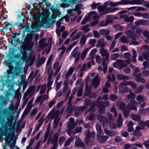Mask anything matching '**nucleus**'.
<instances>
[{
  "instance_id": "1",
  "label": "nucleus",
  "mask_w": 149,
  "mask_h": 149,
  "mask_svg": "<svg viewBox=\"0 0 149 149\" xmlns=\"http://www.w3.org/2000/svg\"><path fill=\"white\" fill-rule=\"evenodd\" d=\"M97 118L100 123L102 124V126L104 128V132L106 134L110 136H114L116 135V133L114 131H109L106 129L107 127L108 126L109 121L106 117L99 114L97 115Z\"/></svg>"
},
{
  "instance_id": "2",
  "label": "nucleus",
  "mask_w": 149,
  "mask_h": 149,
  "mask_svg": "<svg viewBox=\"0 0 149 149\" xmlns=\"http://www.w3.org/2000/svg\"><path fill=\"white\" fill-rule=\"evenodd\" d=\"M127 85L130 86L132 89H135L136 87V85L133 82L131 81H123L120 84L119 92L122 93H125L130 90L129 88L126 86Z\"/></svg>"
},
{
  "instance_id": "3",
  "label": "nucleus",
  "mask_w": 149,
  "mask_h": 149,
  "mask_svg": "<svg viewBox=\"0 0 149 149\" xmlns=\"http://www.w3.org/2000/svg\"><path fill=\"white\" fill-rule=\"evenodd\" d=\"M118 104L120 109L123 111L127 109L135 111L136 109V106H137L138 103L136 100H132L128 103L127 107L125 103L122 102H119Z\"/></svg>"
},
{
  "instance_id": "4",
  "label": "nucleus",
  "mask_w": 149,
  "mask_h": 149,
  "mask_svg": "<svg viewBox=\"0 0 149 149\" xmlns=\"http://www.w3.org/2000/svg\"><path fill=\"white\" fill-rule=\"evenodd\" d=\"M113 66L119 69H120L126 67L127 65L125 63L123 60L119 59L113 63Z\"/></svg>"
},
{
  "instance_id": "5",
  "label": "nucleus",
  "mask_w": 149,
  "mask_h": 149,
  "mask_svg": "<svg viewBox=\"0 0 149 149\" xmlns=\"http://www.w3.org/2000/svg\"><path fill=\"white\" fill-rule=\"evenodd\" d=\"M136 100L138 102L139 104L140 105V107H144L146 105V103L145 102V98L142 95H138L136 98Z\"/></svg>"
},
{
  "instance_id": "6",
  "label": "nucleus",
  "mask_w": 149,
  "mask_h": 149,
  "mask_svg": "<svg viewBox=\"0 0 149 149\" xmlns=\"http://www.w3.org/2000/svg\"><path fill=\"white\" fill-rule=\"evenodd\" d=\"M102 98L101 97H99L97 101V103L100 107H102L104 108L106 107H108L109 104V102L108 101L105 102L101 101Z\"/></svg>"
},
{
  "instance_id": "7",
  "label": "nucleus",
  "mask_w": 149,
  "mask_h": 149,
  "mask_svg": "<svg viewBox=\"0 0 149 149\" xmlns=\"http://www.w3.org/2000/svg\"><path fill=\"white\" fill-rule=\"evenodd\" d=\"M58 136V133H56L54 135L52 141V143L53 144V146L51 147L50 149H56L57 148Z\"/></svg>"
},
{
  "instance_id": "8",
  "label": "nucleus",
  "mask_w": 149,
  "mask_h": 149,
  "mask_svg": "<svg viewBox=\"0 0 149 149\" xmlns=\"http://www.w3.org/2000/svg\"><path fill=\"white\" fill-rule=\"evenodd\" d=\"M100 52L101 56L102 57L105 56L106 61L107 62L108 61L109 54L108 52L107 49L102 47L100 49Z\"/></svg>"
},
{
  "instance_id": "9",
  "label": "nucleus",
  "mask_w": 149,
  "mask_h": 149,
  "mask_svg": "<svg viewBox=\"0 0 149 149\" xmlns=\"http://www.w3.org/2000/svg\"><path fill=\"white\" fill-rule=\"evenodd\" d=\"M126 35L129 36L130 38L132 40H136L137 39L138 37L135 34L133 33L130 30H127L125 32Z\"/></svg>"
},
{
  "instance_id": "10",
  "label": "nucleus",
  "mask_w": 149,
  "mask_h": 149,
  "mask_svg": "<svg viewBox=\"0 0 149 149\" xmlns=\"http://www.w3.org/2000/svg\"><path fill=\"white\" fill-rule=\"evenodd\" d=\"M143 2V0H130L127 1L126 3L131 5H140L142 4Z\"/></svg>"
},
{
  "instance_id": "11",
  "label": "nucleus",
  "mask_w": 149,
  "mask_h": 149,
  "mask_svg": "<svg viewBox=\"0 0 149 149\" xmlns=\"http://www.w3.org/2000/svg\"><path fill=\"white\" fill-rule=\"evenodd\" d=\"M59 112L58 110H56L54 112L53 114L52 117L53 118H55L54 121V124H55V126L56 127L58 124L59 120L56 119L59 116Z\"/></svg>"
},
{
  "instance_id": "12",
  "label": "nucleus",
  "mask_w": 149,
  "mask_h": 149,
  "mask_svg": "<svg viewBox=\"0 0 149 149\" xmlns=\"http://www.w3.org/2000/svg\"><path fill=\"white\" fill-rule=\"evenodd\" d=\"M76 125V124L74 122V120L72 118H70L69 119V121L67 124L68 128L71 130L73 129Z\"/></svg>"
},
{
  "instance_id": "13",
  "label": "nucleus",
  "mask_w": 149,
  "mask_h": 149,
  "mask_svg": "<svg viewBox=\"0 0 149 149\" xmlns=\"http://www.w3.org/2000/svg\"><path fill=\"white\" fill-rule=\"evenodd\" d=\"M100 81V78L97 76H95L92 81V86L95 88H97L99 84Z\"/></svg>"
},
{
  "instance_id": "14",
  "label": "nucleus",
  "mask_w": 149,
  "mask_h": 149,
  "mask_svg": "<svg viewBox=\"0 0 149 149\" xmlns=\"http://www.w3.org/2000/svg\"><path fill=\"white\" fill-rule=\"evenodd\" d=\"M90 132V131L89 130H88L86 134V142H87L88 141L90 137L92 138H95V134L94 132H92L91 134H89Z\"/></svg>"
},
{
  "instance_id": "15",
  "label": "nucleus",
  "mask_w": 149,
  "mask_h": 149,
  "mask_svg": "<svg viewBox=\"0 0 149 149\" xmlns=\"http://www.w3.org/2000/svg\"><path fill=\"white\" fill-rule=\"evenodd\" d=\"M97 139L98 141L100 143H103L109 138L108 136L104 135L102 136L99 135H97Z\"/></svg>"
},
{
  "instance_id": "16",
  "label": "nucleus",
  "mask_w": 149,
  "mask_h": 149,
  "mask_svg": "<svg viewBox=\"0 0 149 149\" xmlns=\"http://www.w3.org/2000/svg\"><path fill=\"white\" fill-rule=\"evenodd\" d=\"M120 17L122 19H124L125 22H131L133 20L134 17L132 16L128 17L126 15H120Z\"/></svg>"
},
{
  "instance_id": "17",
  "label": "nucleus",
  "mask_w": 149,
  "mask_h": 149,
  "mask_svg": "<svg viewBox=\"0 0 149 149\" xmlns=\"http://www.w3.org/2000/svg\"><path fill=\"white\" fill-rule=\"evenodd\" d=\"M46 84H44L43 85H40L37 87L36 89V92H37L40 89V94H43L45 92L46 88Z\"/></svg>"
},
{
  "instance_id": "18",
  "label": "nucleus",
  "mask_w": 149,
  "mask_h": 149,
  "mask_svg": "<svg viewBox=\"0 0 149 149\" xmlns=\"http://www.w3.org/2000/svg\"><path fill=\"white\" fill-rule=\"evenodd\" d=\"M121 4V2H114L112 1H109L105 2L104 3V5H106V6L109 5L110 6L114 7L118 6Z\"/></svg>"
},
{
  "instance_id": "19",
  "label": "nucleus",
  "mask_w": 149,
  "mask_h": 149,
  "mask_svg": "<svg viewBox=\"0 0 149 149\" xmlns=\"http://www.w3.org/2000/svg\"><path fill=\"white\" fill-rule=\"evenodd\" d=\"M84 143L81 142L79 138L76 139L75 141V145L77 147H82L84 146Z\"/></svg>"
},
{
  "instance_id": "20",
  "label": "nucleus",
  "mask_w": 149,
  "mask_h": 149,
  "mask_svg": "<svg viewBox=\"0 0 149 149\" xmlns=\"http://www.w3.org/2000/svg\"><path fill=\"white\" fill-rule=\"evenodd\" d=\"M123 120L122 119V116L121 114H119L117 121V127H120L122 125Z\"/></svg>"
},
{
  "instance_id": "21",
  "label": "nucleus",
  "mask_w": 149,
  "mask_h": 149,
  "mask_svg": "<svg viewBox=\"0 0 149 149\" xmlns=\"http://www.w3.org/2000/svg\"><path fill=\"white\" fill-rule=\"evenodd\" d=\"M98 18L99 17L96 14L92 17V19L95 20L91 23V26H94L98 23Z\"/></svg>"
},
{
  "instance_id": "22",
  "label": "nucleus",
  "mask_w": 149,
  "mask_h": 149,
  "mask_svg": "<svg viewBox=\"0 0 149 149\" xmlns=\"http://www.w3.org/2000/svg\"><path fill=\"white\" fill-rule=\"evenodd\" d=\"M120 40V41L123 43H126L129 42L130 40L126 36H123L121 37Z\"/></svg>"
},
{
  "instance_id": "23",
  "label": "nucleus",
  "mask_w": 149,
  "mask_h": 149,
  "mask_svg": "<svg viewBox=\"0 0 149 149\" xmlns=\"http://www.w3.org/2000/svg\"><path fill=\"white\" fill-rule=\"evenodd\" d=\"M141 129L140 127L139 126L136 127L135 131L133 132V134L134 136H140L141 135V133L139 131V130Z\"/></svg>"
},
{
  "instance_id": "24",
  "label": "nucleus",
  "mask_w": 149,
  "mask_h": 149,
  "mask_svg": "<svg viewBox=\"0 0 149 149\" xmlns=\"http://www.w3.org/2000/svg\"><path fill=\"white\" fill-rule=\"evenodd\" d=\"M85 90L84 95L87 96L89 95L91 92V86H88L87 84L85 86Z\"/></svg>"
},
{
  "instance_id": "25",
  "label": "nucleus",
  "mask_w": 149,
  "mask_h": 149,
  "mask_svg": "<svg viewBox=\"0 0 149 149\" xmlns=\"http://www.w3.org/2000/svg\"><path fill=\"white\" fill-rule=\"evenodd\" d=\"M106 42H104V40L103 38H101L99 39L97 42V47H103L105 45Z\"/></svg>"
},
{
  "instance_id": "26",
  "label": "nucleus",
  "mask_w": 149,
  "mask_h": 149,
  "mask_svg": "<svg viewBox=\"0 0 149 149\" xmlns=\"http://www.w3.org/2000/svg\"><path fill=\"white\" fill-rule=\"evenodd\" d=\"M129 92L130 94L126 96V98H127L129 99H134L135 98V96L132 92V91L131 89L130 90Z\"/></svg>"
},
{
  "instance_id": "27",
  "label": "nucleus",
  "mask_w": 149,
  "mask_h": 149,
  "mask_svg": "<svg viewBox=\"0 0 149 149\" xmlns=\"http://www.w3.org/2000/svg\"><path fill=\"white\" fill-rule=\"evenodd\" d=\"M90 49V48H86L85 49L83 52L81 54V57L82 60L84 59L86 57V56L87 54V53L88 51Z\"/></svg>"
},
{
  "instance_id": "28",
  "label": "nucleus",
  "mask_w": 149,
  "mask_h": 149,
  "mask_svg": "<svg viewBox=\"0 0 149 149\" xmlns=\"http://www.w3.org/2000/svg\"><path fill=\"white\" fill-rule=\"evenodd\" d=\"M117 79L120 80H128L129 79V77L127 76L119 74L117 75Z\"/></svg>"
},
{
  "instance_id": "29",
  "label": "nucleus",
  "mask_w": 149,
  "mask_h": 149,
  "mask_svg": "<svg viewBox=\"0 0 149 149\" xmlns=\"http://www.w3.org/2000/svg\"><path fill=\"white\" fill-rule=\"evenodd\" d=\"M131 118L135 121H138L140 120L141 118L139 116L137 115L133 114L130 115Z\"/></svg>"
},
{
  "instance_id": "30",
  "label": "nucleus",
  "mask_w": 149,
  "mask_h": 149,
  "mask_svg": "<svg viewBox=\"0 0 149 149\" xmlns=\"http://www.w3.org/2000/svg\"><path fill=\"white\" fill-rule=\"evenodd\" d=\"M74 70V68L72 67H71L69 68L65 76V78L66 79L68 78L72 74Z\"/></svg>"
},
{
  "instance_id": "31",
  "label": "nucleus",
  "mask_w": 149,
  "mask_h": 149,
  "mask_svg": "<svg viewBox=\"0 0 149 149\" xmlns=\"http://www.w3.org/2000/svg\"><path fill=\"white\" fill-rule=\"evenodd\" d=\"M136 78L135 79V80L138 82L141 83H144L145 82V79L141 76H137L136 77Z\"/></svg>"
},
{
  "instance_id": "32",
  "label": "nucleus",
  "mask_w": 149,
  "mask_h": 149,
  "mask_svg": "<svg viewBox=\"0 0 149 149\" xmlns=\"http://www.w3.org/2000/svg\"><path fill=\"white\" fill-rule=\"evenodd\" d=\"M45 61V58L44 57H42L38 61L36 64V66L37 67H38L41 65Z\"/></svg>"
},
{
  "instance_id": "33",
  "label": "nucleus",
  "mask_w": 149,
  "mask_h": 149,
  "mask_svg": "<svg viewBox=\"0 0 149 149\" xmlns=\"http://www.w3.org/2000/svg\"><path fill=\"white\" fill-rule=\"evenodd\" d=\"M107 79L110 81H113L115 80L116 77L112 74H109L107 76Z\"/></svg>"
},
{
  "instance_id": "34",
  "label": "nucleus",
  "mask_w": 149,
  "mask_h": 149,
  "mask_svg": "<svg viewBox=\"0 0 149 149\" xmlns=\"http://www.w3.org/2000/svg\"><path fill=\"white\" fill-rule=\"evenodd\" d=\"M95 117V115L93 112L90 113L89 116L86 118L87 119L90 120H93Z\"/></svg>"
},
{
  "instance_id": "35",
  "label": "nucleus",
  "mask_w": 149,
  "mask_h": 149,
  "mask_svg": "<svg viewBox=\"0 0 149 149\" xmlns=\"http://www.w3.org/2000/svg\"><path fill=\"white\" fill-rule=\"evenodd\" d=\"M113 21L112 20H110L109 21H103L100 23V25L101 26H106L109 23H111Z\"/></svg>"
},
{
  "instance_id": "36",
  "label": "nucleus",
  "mask_w": 149,
  "mask_h": 149,
  "mask_svg": "<svg viewBox=\"0 0 149 149\" xmlns=\"http://www.w3.org/2000/svg\"><path fill=\"white\" fill-rule=\"evenodd\" d=\"M89 25H84L82 27L81 30L84 31V33H86L90 30V29L89 28Z\"/></svg>"
},
{
  "instance_id": "37",
  "label": "nucleus",
  "mask_w": 149,
  "mask_h": 149,
  "mask_svg": "<svg viewBox=\"0 0 149 149\" xmlns=\"http://www.w3.org/2000/svg\"><path fill=\"white\" fill-rule=\"evenodd\" d=\"M35 91V89L33 87L30 88L28 90L26 93H25V95L26 96L27 95L31 94L33 93Z\"/></svg>"
},
{
  "instance_id": "38",
  "label": "nucleus",
  "mask_w": 149,
  "mask_h": 149,
  "mask_svg": "<svg viewBox=\"0 0 149 149\" xmlns=\"http://www.w3.org/2000/svg\"><path fill=\"white\" fill-rule=\"evenodd\" d=\"M99 32L101 35L105 36L107 35L109 33V32L108 30L105 29L100 30Z\"/></svg>"
},
{
  "instance_id": "39",
  "label": "nucleus",
  "mask_w": 149,
  "mask_h": 149,
  "mask_svg": "<svg viewBox=\"0 0 149 149\" xmlns=\"http://www.w3.org/2000/svg\"><path fill=\"white\" fill-rule=\"evenodd\" d=\"M140 72V69H139L138 68H135L134 73L133 74V75L135 76V77H137V76H141V74L139 72Z\"/></svg>"
},
{
  "instance_id": "40",
  "label": "nucleus",
  "mask_w": 149,
  "mask_h": 149,
  "mask_svg": "<svg viewBox=\"0 0 149 149\" xmlns=\"http://www.w3.org/2000/svg\"><path fill=\"white\" fill-rule=\"evenodd\" d=\"M96 129L98 133L100 134L103 133V131L102 130L101 126L98 124L96 125Z\"/></svg>"
},
{
  "instance_id": "41",
  "label": "nucleus",
  "mask_w": 149,
  "mask_h": 149,
  "mask_svg": "<svg viewBox=\"0 0 149 149\" xmlns=\"http://www.w3.org/2000/svg\"><path fill=\"white\" fill-rule=\"evenodd\" d=\"M86 40V37L85 35H83L81 37V40L80 42L81 45H84L85 44Z\"/></svg>"
},
{
  "instance_id": "42",
  "label": "nucleus",
  "mask_w": 149,
  "mask_h": 149,
  "mask_svg": "<svg viewBox=\"0 0 149 149\" xmlns=\"http://www.w3.org/2000/svg\"><path fill=\"white\" fill-rule=\"evenodd\" d=\"M148 111L149 109L147 108L141 109L139 110V113L140 114H143L146 113Z\"/></svg>"
},
{
  "instance_id": "43",
  "label": "nucleus",
  "mask_w": 149,
  "mask_h": 149,
  "mask_svg": "<svg viewBox=\"0 0 149 149\" xmlns=\"http://www.w3.org/2000/svg\"><path fill=\"white\" fill-rule=\"evenodd\" d=\"M42 95H40L39 96L36 100V103H38L40 101H41L40 103V105H41V104L44 102V100L42 99Z\"/></svg>"
},
{
  "instance_id": "44",
  "label": "nucleus",
  "mask_w": 149,
  "mask_h": 149,
  "mask_svg": "<svg viewBox=\"0 0 149 149\" xmlns=\"http://www.w3.org/2000/svg\"><path fill=\"white\" fill-rule=\"evenodd\" d=\"M118 53H115L112 54L111 56V58L113 60H114L118 58Z\"/></svg>"
},
{
  "instance_id": "45",
  "label": "nucleus",
  "mask_w": 149,
  "mask_h": 149,
  "mask_svg": "<svg viewBox=\"0 0 149 149\" xmlns=\"http://www.w3.org/2000/svg\"><path fill=\"white\" fill-rule=\"evenodd\" d=\"M78 49V48H76L74 49V50L72 52L71 54V56L72 57L74 58L77 55H78V53H79L77 52V51Z\"/></svg>"
},
{
  "instance_id": "46",
  "label": "nucleus",
  "mask_w": 149,
  "mask_h": 149,
  "mask_svg": "<svg viewBox=\"0 0 149 149\" xmlns=\"http://www.w3.org/2000/svg\"><path fill=\"white\" fill-rule=\"evenodd\" d=\"M99 3H93L91 5V6L92 9L95 10L97 8H98L99 5Z\"/></svg>"
},
{
  "instance_id": "47",
  "label": "nucleus",
  "mask_w": 149,
  "mask_h": 149,
  "mask_svg": "<svg viewBox=\"0 0 149 149\" xmlns=\"http://www.w3.org/2000/svg\"><path fill=\"white\" fill-rule=\"evenodd\" d=\"M66 50V48L64 46H61L60 48L58 49V50H61L60 55L63 54L65 52Z\"/></svg>"
},
{
  "instance_id": "48",
  "label": "nucleus",
  "mask_w": 149,
  "mask_h": 149,
  "mask_svg": "<svg viewBox=\"0 0 149 149\" xmlns=\"http://www.w3.org/2000/svg\"><path fill=\"white\" fill-rule=\"evenodd\" d=\"M114 27L118 31H121L123 29V27L119 25H115Z\"/></svg>"
},
{
  "instance_id": "49",
  "label": "nucleus",
  "mask_w": 149,
  "mask_h": 149,
  "mask_svg": "<svg viewBox=\"0 0 149 149\" xmlns=\"http://www.w3.org/2000/svg\"><path fill=\"white\" fill-rule=\"evenodd\" d=\"M68 88V84L66 82H65L64 83V87L63 88V93H65L66 92Z\"/></svg>"
},
{
  "instance_id": "50",
  "label": "nucleus",
  "mask_w": 149,
  "mask_h": 149,
  "mask_svg": "<svg viewBox=\"0 0 149 149\" xmlns=\"http://www.w3.org/2000/svg\"><path fill=\"white\" fill-rule=\"evenodd\" d=\"M72 140V138H70L68 139L65 143L64 144V146H69V145L70 143Z\"/></svg>"
},
{
  "instance_id": "51",
  "label": "nucleus",
  "mask_w": 149,
  "mask_h": 149,
  "mask_svg": "<svg viewBox=\"0 0 149 149\" xmlns=\"http://www.w3.org/2000/svg\"><path fill=\"white\" fill-rule=\"evenodd\" d=\"M130 109H126L125 110H123L124 115L125 117H127L129 115V110Z\"/></svg>"
},
{
  "instance_id": "52",
  "label": "nucleus",
  "mask_w": 149,
  "mask_h": 149,
  "mask_svg": "<svg viewBox=\"0 0 149 149\" xmlns=\"http://www.w3.org/2000/svg\"><path fill=\"white\" fill-rule=\"evenodd\" d=\"M96 41V40L95 39H91L89 41V44L91 45L92 47H94Z\"/></svg>"
},
{
  "instance_id": "53",
  "label": "nucleus",
  "mask_w": 149,
  "mask_h": 149,
  "mask_svg": "<svg viewBox=\"0 0 149 149\" xmlns=\"http://www.w3.org/2000/svg\"><path fill=\"white\" fill-rule=\"evenodd\" d=\"M109 98L112 101H114L117 98V96L113 94H111L109 96Z\"/></svg>"
},
{
  "instance_id": "54",
  "label": "nucleus",
  "mask_w": 149,
  "mask_h": 149,
  "mask_svg": "<svg viewBox=\"0 0 149 149\" xmlns=\"http://www.w3.org/2000/svg\"><path fill=\"white\" fill-rule=\"evenodd\" d=\"M120 49L122 52H124L128 50L127 47L125 45H121L120 46Z\"/></svg>"
},
{
  "instance_id": "55",
  "label": "nucleus",
  "mask_w": 149,
  "mask_h": 149,
  "mask_svg": "<svg viewBox=\"0 0 149 149\" xmlns=\"http://www.w3.org/2000/svg\"><path fill=\"white\" fill-rule=\"evenodd\" d=\"M95 59L97 63H101V58L100 56L98 55H96L95 57Z\"/></svg>"
},
{
  "instance_id": "56",
  "label": "nucleus",
  "mask_w": 149,
  "mask_h": 149,
  "mask_svg": "<svg viewBox=\"0 0 149 149\" xmlns=\"http://www.w3.org/2000/svg\"><path fill=\"white\" fill-rule=\"evenodd\" d=\"M105 6V7H104L102 6H100L99 5L98 8V11L99 12L104 11L106 7V6Z\"/></svg>"
},
{
  "instance_id": "57",
  "label": "nucleus",
  "mask_w": 149,
  "mask_h": 149,
  "mask_svg": "<svg viewBox=\"0 0 149 149\" xmlns=\"http://www.w3.org/2000/svg\"><path fill=\"white\" fill-rule=\"evenodd\" d=\"M143 34L149 40V32L146 31H143Z\"/></svg>"
},
{
  "instance_id": "58",
  "label": "nucleus",
  "mask_w": 149,
  "mask_h": 149,
  "mask_svg": "<svg viewBox=\"0 0 149 149\" xmlns=\"http://www.w3.org/2000/svg\"><path fill=\"white\" fill-rule=\"evenodd\" d=\"M143 86H141L138 88L135 91V93H139L141 92L143 90Z\"/></svg>"
},
{
  "instance_id": "59",
  "label": "nucleus",
  "mask_w": 149,
  "mask_h": 149,
  "mask_svg": "<svg viewBox=\"0 0 149 149\" xmlns=\"http://www.w3.org/2000/svg\"><path fill=\"white\" fill-rule=\"evenodd\" d=\"M65 140V138L63 136L60 137L59 140V143L60 145H61Z\"/></svg>"
},
{
  "instance_id": "60",
  "label": "nucleus",
  "mask_w": 149,
  "mask_h": 149,
  "mask_svg": "<svg viewBox=\"0 0 149 149\" xmlns=\"http://www.w3.org/2000/svg\"><path fill=\"white\" fill-rule=\"evenodd\" d=\"M143 76L147 77L149 76V71L144 70L142 72Z\"/></svg>"
},
{
  "instance_id": "61",
  "label": "nucleus",
  "mask_w": 149,
  "mask_h": 149,
  "mask_svg": "<svg viewBox=\"0 0 149 149\" xmlns=\"http://www.w3.org/2000/svg\"><path fill=\"white\" fill-rule=\"evenodd\" d=\"M83 93V89L82 88L80 87L77 92V95L79 97L81 96Z\"/></svg>"
},
{
  "instance_id": "62",
  "label": "nucleus",
  "mask_w": 149,
  "mask_h": 149,
  "mask_svg": "<svg viewBox=\"0 0 149 149\" xmlns=\"http://www.w3.org/2000/svg\"><path fill=\"white\" fill-rule=\"evenodd\" d=\"M96 14V13L94 11H92L89 13L88 16L87 17H88V18H90L92 16H94Z\"/></svg>"
},
{
  "instance_id": "63",
  "label": "nucleus",
  "mask_w": 149,
  "mask_h": 149,
  "mask_svg": "<svg viewBox=\"0 0 149 149\" xmlns=\"http://www.w3.org/2000/svg\"><path fill=\"white\" fill-rule=\"evenodd\" d=\"M142 25H149V21L146 20H142Z\"/></svg>"
},
{
  "instance_id": "64",
  "label": "nucleus",
  "mask_w": 149,
  "mask_h": 149,
  "mask_svg": "<svg viewBox=\"0 0 149 149\" xmlns=\"http://www.w3.org/2000/svg\"><path fill=\"white\" fill-rule=\"evenodd\" d=\"M123 72L124 73L126 74H129L131 72V70L130 68L127 67L125 69L123 70Z\"/></svg>"
}]
</instances>
